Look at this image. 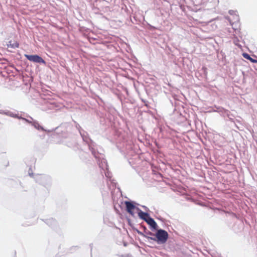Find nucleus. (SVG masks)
Segmentation results:
<instances>
[{
    "label": "nucleus",
    "instance_id": "nucleus-1",
    "mask_svg": "<svg viewBox=\"0 0 257 257\" xmlns=\"http://www.w3.org/2000/svg\"><path fill=\"white\" fill-rule=\"evenodd\" d=\"M168 233L165 230L160 229L157 230L155 237L151 239L154 241H157L158 243H165L168 238Z\"/></svg>",
    "mask_w": 257,
    "mask_h": 257
},
{
    "label": "nucleus",
    "instance_id": "nucleus-2",
    "mask_svg": "<svg viewBox=\"0 0 257 257\" xmlns=\"http://www.w3.org/2000/svg\"><path fill=\"white\" fill-rule=\"evenodd\" d=\"M25 57L29 61L39 63L45 64V61L42 58L37 55L25 54Z\"/></svg>",
    "mask_w": 257,
    "mask_h": 257
},
{
    "label": "nucleus",
    "instance_id": "nucleus-3",
    "mask_svg": "<svg viewBox=\"0 0 257 257\" xmlns=\"http://www.w3.org/2000/svg\"><path fill=\"white\" fill-rule=\"evenodd\" d=\"M232 18L230 17H228L227 19L229 21L232 28L236 30L238 29L239 18L238 15L232 16Z\"/></svg>",
    "mask_w": 257,
    "mask_h": 257
},
{
    "label": "nucleus",
    "instance_id": "nucleus-4",
    "mask_svg": "<svg viewBox=\"0 0 257 257\" xmlns=\"http://www.w3.org/2000/svg\"><path fill=\"white\" fill-rule=\"evenodd\" d=\"M126 206V210L132 215H134V210L136 209V206L131 202L129 201H125L124 202Z\"/></svg>",
    "mask_w": 257,
    "mask_h": 257
},
{
    "label": "nucleus",
    "instance_id": "nucleus-5",
    "mask_svg": "<svg viewBox=\"0 0 257 257\" xmlns=\"http://www.w3.org/2000/svg\"><path fill=\"white\" fill-rule=\"evenodd\" d=\"M138 210H140L139 212L138 213L139 216L142 219L146 221V219L147 220L148 218H149L150 216L148 213L143 212L141 210H140L139 208H138Z\"/></svg>",
    "mask_w": 257,
    "mask_h": 257
},
{
    "label": "nucleus",
    "instance_id": "nucleus-6",
    "mask_svg": "<svg viewBox=\"0 0 257 257\" xmlns=\"http://www.w3.org/2000/svg\"><path fill=\"white\" fill-rule=\"evenodd\" d=\"M146 221L147 222L148 224H149L151 226H152L153 228L156 229L157 227V224L156 222L155 221L154 219L150 217L149 218L146 219Z\"/></svg>",
    "mask_w": 257,
    "mask_h": 257
},
{
    "label": "nucleus",
    "instance_id": "nucleus-7",
    "mask_svg": "<svg viewBox=\"0 0 257 257\" xmlns=\"http://www.w3.org/2000/svg\"><path fill=\"white\" fill-rule=\"evenodd\" d=\"M8 48H18L19 44V43L16 41H10L8 42V44H7Z\"/></svg>",
    "mask_w": 257,
    "mask_h": 257
},
{
    "label": "nucleus",
    "instance_id": "nucleus-8",
    "mask_svg": "<svg viewBox=\"0 0 257 257\" xmlns=\"http://www.w3.org/2000/svg\"><path fill=\"white\" fill-rule=\"evenodd\" d=\"M242 56H243V57L244 58H245V59H247V60H249L250 62H252V63H257V60H255V59H252V58H251V57H250V56L248 54H247V53H243Z\"/></svg>",
    "mask_w": 257,
    "mask_h": 257
}]
</instances>
